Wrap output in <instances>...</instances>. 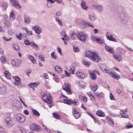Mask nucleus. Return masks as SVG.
<instances>
[{
	"label": "nucleus",
	"mask_w": 133,
	"mask_h": 133,
	"mask_svg": "<svg viewBox=\"0 0 133 133\" xmlns=\"http://www.w3.org/2000/svg\"><path fill=\"white\" fill-rule=\"evenodd\" d=\"M90 87L92 90L94 91H95L97 89L98 87L97 85H91Z\"/></svg>",
	"instance_id": "c9c22d12"
},
{
	"label": "nucleus",
	"mask_w": 133,
	"mask_h": 133,
	"mask_svg": "<svg viewBox=\"0 0 133 133\" xmlns=\"http://www.w3.org/2000/svg\"><path fill=\"white\" fill-rule=\"evenodd\" d=\"M95 9L101 12H102L103 9V6L100 5L95 6Z\"/></svg>",
	"instance_id": "f3484780"
},
{
	"label": "nucleus",
	"mask_w": 133,
	"mask_h": 133,
	"mask_svg": "<svg viewBox=\"0 0 133 133\" xmlns=\"http://www.w3.org/2000/svg\"><path fill=\"white\" fill-rule=\"evenodd\" d=\"M53 115L55 118L57 119H60L61 118L60 116L56 113H53Z\"/></svg>",
	"instance_id": "4c0bfd02"
},
{
	"label": "nucleus",
	"mask_w": 133,
	"mask_h": 133,
	"mask_svg": "<svg viewBox=\"0 0 133 133\" xmlns=\"http://www.w3.org/2000/svg\"><path fill=\"white\" fill-rule=\"evenodd\" d=\"M113 56L117 61L120 62L122 60V57L121 55L116 54H113Z\"/></svg>",
	"instance_id": "f8f14e48"
},
{
	"label": "nucleus",
	"mask_w": 133,
	"mask_h": 133,
	"mask_svg": "<svg viewBox=\"0 0 133 133\" xmlns=\"http://www.w3.org/2000/svg\"><path fill=\"white\" fill-rule=\"evenodd\" d=\"M82 63L84 65L87 67H88L90 64V63L89 62L84 61H83Z\"/></svg>",
	"instance_id": "58836bf2"
},
{
	"label": "nucleus",
	"mask_w": 133,
	"mask_h": 133,
	"mask_svg": "<svg viewBox=\"0 0 133 133\" xmlns=\"http://www.w3.org/2000/svg\"><path fill=\"white\" fill-rule=\"evenodd\" d=\"M51 55L53 59H55L57 58L56 56L55 55V53L54 52H52L51 54Z\"/></svg>",
	"instance_id": "864d4df0"
},
{
	"label": "nucleus",
	"mask_w": 133,
	"mask_h": 133,
	"mask_svg": "<svg viewBox=\"0 0 133 133\" xmlns=\"http://www.w3.org/2000/svg\"><path fill=\"white\" fill-rule=\"evenodd\" d=\"M42 100L45 102L49 104L52 103L51 96L48 93H44L42 96Z\"/></svg>",
	"instance_id": "7ed1b4c3"
},
{
	"label": "nucleus",
	"mask_w": 133,
	"mask_h": 133,
	"mask_svg": "<svg viewBox=\"0 0 133 133\" xmlns=\"http://www.w3.org/2000/svg\"><path fill=\"white\" fill-rule=\"evenodd\" d=\"M76 75L80 79H83L85 77L84 74L82 72L78 71L76 73Z\"/></svg>",
	"instance_id": "2eb2a0df"
},
{
	"label": "nucleus",
	"mask_w": 133,
	"mask_h": 133,
	"mask_svg": "<svg viewBox=\"0 0 133 133\" xmlns=\"http://www.w3.org/2000/svg\"><path fill=\"white\" fill-rule=\"evenodd\" d=\"M85 55V57L89 58L93 61L98 62L101 59L97 54L90 51H86Z\"/></svg>",
	"instance_id": "f257e3e1"
},
{
	"label": "nucleus",
	"mask_w": 133,
	"mask_h": 133,
	"mask_svg": "<svg viewBox=\"0 0 133 133\" xmlns=\"http://www.w3.org/2000/svg\"><path fill=\"white\" fill-rule=\"evenodd\" d=\"M86 22L84 21H82L81 23V25H82L83 26H82V28L84 29V27L85 26V23Z\"/></svg>",
	"instance_id": "338daca9"
},
{
	"label": "nucleus",
	"mask_w": 133,
	"mask_h": 133,
	"mask_svg": "<svg viewBox=\"0 0 133 133\" xmlns=\"http://www.w3.org/2000/svg\"><path fill=\"white\" fill-rule=\"evenodd\" d=\"M23 35L21 33H20L19 35H16V37L19 40H21L22 38Z\"/></svg>",
	"instance_id": "c03bdc74"
},
{
	"label": "nucleus",
	"mask_w": 133,
	"mask_h": 133,
	"mask_svg": "<svg viewBox=\"0 0 133 133\" xmlns=\"http://www.w3.org/2000/svg\"><path fill=\"white\" fill-rule=\"evenodd\" d=\"M19 129L22 132V133H26L25 130L23 128L20 127L19 128Z\"/></svg>",
	"instance_id": "bf43d9fd"
},
{
	"label": "nucleus",
	"mask_w": 133,
	"mask_h": 133,
	"mask_svg": "<svg viewBox=\"0 0 133 133\" xmlns=\"http://www.w3.org/2000/svg\"><path fill=\"white\" fill-rule=\"evenodd\" d=\"M13 46L15 50L18 51H20L19 47L16 44H14L13 45Z\"/></svg>",
	"instance_id": "79ce46f5"
},
{
	"label": "nucleus",
	"mask_w": 133,
	"mask_h": 133,
	"mask_svg": "<svg viewBox=\"0 0 133 133\" xmlns=\"http://www.w3.org/2000/svg\"><path fill=\"white\" fill-rule=\"evenodd\" d=\"M2 6L4 8V10H5L8 6V5L6 3H3L2 4Z\"/></svg>",
	"instance_id": "774afa93"
},
{
	"label": "nucleus",
	"mask_w": 133,
	"mask_h": 133,
	"mask_svg": "<svg viewBox=\"0 0 133 133\" xmlns=\"http://www.w3.org/2000/svg\"><path fill=\"white\" fill-rule=\"evenodd\" d=\"M10 22L7 21H5L4 23V25L5 26L7 27H9L10 25Z\"/></svg>",
	"instance_id": "603ef678"
},
{
	"label": "nucleus",
	"mask_w": 133,
	"mask_h": 133,
	"mask_svg": "<svg viewBox=\"0 0 133 133\" xmlns=\"http://www.w3.org/2000/svg\"><path fill=\"white\" fill-rule=\"evenodd\" d=\"M77 38L80 41L85 42L88 38V35L83 31H80L77 34Z\"/></svg>",
	"instance_id": "f03ea898"
},
{
	"label": "nucleus",
	"mask_w": 133,
	"mask_h": 133,
	"mask_svg": "<svg viewBox=\"0 0 133 133\" xmlns=\"http://www.w3.org/2000/svg\"><path fill=\"white\" fill-rule=\"evenodd\" d=\"M15 18V16L14 12H11L10 15V19L11 20H13Z\"/></svg>",
	"instance_id": "f704fd0d"
},
{
	"label": "nucleus",
	"mask_w": 133,
	"mask_h": 133,
	"mask_svg": "<svg viewBox=\"0 0 133 133\" xmlns=\"http://www.w3.org/2000/svg\"><path fill=\"white\" fill-rule=\"evenodd\" d=\"M109 123L110 124L112 127H113L114 125V121L112 119L110 118L109 119Z\"/></svg>",
	"instance_id": "49530a36"
},
{
	"label": "nucleus",
	"mask_w": 133,
	"mask_h": 133,
	"mask_svg": "<svg viewBox=\"0 0 133 133\" xmlns=\"http://www.w3.org/2000/svg\"><path fill=\"white\" fill-rule=\"evenodd\" d=\"M89 19L91 21L93 22L96 19V18L95 16L91 15H88Z\"/></svg>",
	"instance_id": "393cba45"
},
{
	"label": "nucleus",
	"mask_w": 133,
	"mask_h": 133,
	"mask_svg": "<svg viewBox=\"0 0 133 133\" xmlns=\"http://www.w3.org/2000/svg\"><path fill=\"white\" fill-rule=\"evenodd\" d=\"M10 2L12 4L13 6L16 8L19 9L21 8L19 3L16 0H9Z\"/></svg>",
	"instance_id": "6e6552de"
},
{
	"label": "nucleus",
	"mask_w": 133,
	"mask_h": 133,
	"mask_svg": "<svg viewBox=\"0 0 133 133\" xmlns=\"http://www.w3.org/2000/svg\"><path fill=\"white\" fill-rule=\"evenodd\" d=\"M12 105L17 110H19L21 108V105L20 102L17 100L13 101Z\"/></svg>",
	"instance_id": "423d86ee"
},
{
	"label": "nucleus",
	"mask_w": 133,
	"mask_h": 133,
	"mask_svg": "<svg viewBox=\"0 0 133 133\" xmlns=\"http://www.w3.org/2000/svg\"><path fill=\"white\" fill-rule=\"evenodd\" d=\"M24 22L25 23H29L31 21V19L29 17L25 16L24 17Z\"/></svg>",
	"instance_id": "5701e85b"
},
{
	"label": "nucleus",
	"mask_w": 133,
	"mask_h": 133,
	"mask_svg": "<svg viewBox=\"0 0 133 133\" xmlns=\"http://www.w3.org/2000/svg\"><path fill=\"white\" fill-rule=\"evenodd\" d=\"M63 89L65 90L67 94L69 95H71L72 92L70 89V85L68 83H65L63 87Z\"/></svg>",
	"instance_id": "39448f33"
},
{
	"label": "nucleus",
	"mask_w": 133,
	"mask_h": 133,
	"mask_svg": "<svg viewBox=\"0 0 133 133\" xmlns=\"http://www.w3.org/2000/svg\"><path fill=\"white\" fill-rule=\"evenodd\" d=\"M12 78L14 79L15 82H13V84L15 85H19L21 82L20 78L17 76H14L12 77Z\"/></svg>",
	"instance_id": "9d476101"
},
{
	"label": "nucleus",
	"mask_w": 133,
	"mask_h": 133,
	"mask_svg": "<svg viewBox=\"0 0 133 133\" xmlns=\"http://www.w3.org/2000/svg\"><path fill=\"white\" fill-rule=\"evenodd\" d=\"M30 128L32 130H36L38 131H41L42 129L40 127L34 124H31L30 126Z\"/></svg>",
	"instance_id": "0eeeda50"
},
{
	"label": "nucleus",
	"mask_w": 133,
	"mask_h": 133,
	"mask_svg": "<svg viewBox=\"0 0 133 133\" xmlns=\"http://www.w3.org/2000/svg\"><path fill=\"white\" fill-rule=\"evenodd\" d=\"M24 43L26 45H30V42L29 40L25 39L24 40Z\"/></svg>",
	"instance_id": "6e6d98bb"
},
{
	"label": "nucleus",
	"mask_w": 133,
	"mask_h": 133,
	"mask_svg": "<svg viewBox=\"0 0 133 133\" xmlns=\"http://www.w3.org/2000/svg\"><path fill=\"white\" fill-rule=\"evenodd\" d=\"M63 101L64 103L68 105H71L72 103V100L71 99H64Z\"/></svg>",
	"instance_id": "2f4dec72"
},
{
	"label": "nucleus",
	"mask_w": 133,
	"mask_h": 133,
	"mask_svg": "<svg viewBox=\"0 0 133 133\" xmlns=\"http://www.w3.org/2000/svg\"><path fill=\"white\" fill-rule=\"evenodd\" d=\"M81 1L82 3L81 4V5L82 8L84 10H87L88 7L86 3L84 1Z\"/></svg>",
	"instance_id": "b1692460"
},
{
	"label": "nucleus",
	"mask_w": 133,
	"mask_h": 133,
	"mask_svg": "<svg viewBox=\"0 0 133 133\" xmlns=\"http://www.w3.org/2000/svg\"><path fill=\"white\" fill-rule=\"evenodd\" d=\"M16 60H12L11 61V64L12 65L15 66L16 67Z\"/></svg>",
	"instance_id": "e2e57ef3"
},
{
	"label": "nucleus",
	"mask_w": 133,
	"mask_h": 133,
	"mask_svg": "<svg viewBox=\"0 0 133 133\" xmlns=\"http://www.w3.org/2000/svg\"><path fill=\"white\" fill-rule=\"evenodd\" d=\"M6 92V89L5 87H0V94H4Z\"/></svg>",
	"instance_id": "cd10ccee"
},
{
	"label": "nucleus",
	"mask_w": 133,
	"mask_h": 133,
	"mask_svg": "<svg viewBox=\"0 0 133 133\" xmlns=\"http://www.w3.org/2000/svg\"><path fill=\"white\" fill-rule=\"evenodd\" d=\"M28 58L31 60L32 63L34 64H36V60L32 56L29 55L28 57Z\"/></svg>",
	"instance_id": "bb28decb"
},
{
	"label": "nucleus",
	"mask_w": 133,
	"mask_h": 133,
	"mask_svg": "<svg viewBox=\"0 0 133 133\" xmlns=\"http://www.w3.org/2000/svg\"><path fill=\"white\" fill-rule=\"evenodd\" d=\"M97 41L100 44H102L104 42V40L101 38H98L97 39Z\"/></svg>",
	"instance_id": "a19ab883"
},
{
	"label": "nucleus",
	"mask_w": 133,
	"mask_h": 133,
	"mask_svg": "<svg viewBox=\"0 0 133 133\" xmlns=\"http://www.w3.org/2000/svg\"><path fill=\"white\" fill-rule=\"evenodd\" d=\"M101 68L103 71L105 72L106 73L109 75L110 72H109V69L107 68H103L102 67H101Z\"/></svg>",
	"instance_id": "473e14b6"
},
{
	"label": "nucleus",
	"mask_w": 133,
	"mask_h": 133,
	"mask_svg": "<svg viewBox=\"0 0 133 133\" xmlns=\"http://www.w3.org/2000/svg\"><path fill=\"white\" fill-rule=\"evenodd\" d=\"M5 123L8 126L12 125V121L11 119L9 117H6L4 120Z\"/></svg>",
	"instance_id": "9b49d317"
},
{
	"label": "nucleus",
	"mask_w": 133,
	"mask_h": 133,
	"mask_svg": "<svg viewBox=\"0 0 133 133\" xmlns=\"http://www.w3.org/2000/svg\"><path fill=\"white\" fill-rule=\"evenodd\" d=\"M89 26H91L93 28H94L95 27L93 25L91 24L90 23L86 22L85 23V25L84 28H88Z\"/></svg>",
	"instance_id": "c85d7f7f"
},
{
	"label": "nucleus",
	"mask_w": 133,
	"mask_h": 133,
	"mask_svg": "<svg viewBox=\"0 0 133 133\" xmlns=\"http://www.w3.org/2000/svg\"><path fill=\"white\" fill-rule=\"evenodd\" d=\"M74 105H78L79 104V102L76 101L74 100L73 101H72V103H71Z\"/></svg>",
	"instance_id": "4d7b16f0"
},
{
	"label": "nucleus",
	"mask_w": 133,
	"mask_h": 133,
	"mask_svg": "<svg viewBox=\"0 0 133 133\" xmlns=\"http://www.w3.org/2000/svg\"><path fill=\"white\" fill-rule=\"evenodd\" d=\"M64 34V35H63V36L65 38L66 40H68L69 38H68V36L65 34V33L64 32H62V34Z\"/></svg>",
	"instance_id": "052dcab7"
},
{
	"label": "nucleus",
	"mask_w": 133,
	"mask_h": 133,
	"mask_svg": "<svg viewBox=\"0 0 133 133\" xmlns=\"http://www.w3.org/2000/svg\"><path fill=\"white\" fill-rule=\"evenodd\" d=\"M56 21L58 22V24L61 26H62V21L59 20L57 18H55Z\"/></svg>",
	"instance_id": "8fccbe9b"
},
{
	"label": "nucleus",
	"mask_w": 133,
	"mask_h": 133,
	"mask_svg": "<svg viewBox=\"0 0 133 133\" xmlns=\"http://www.w3.org/2000/svg\"><path fill=\"white\" fill-rule=\"evenodd\" d=\"M39 59L41 61L43 62L45 61V59L43 56L40 55L38 57Z\"/></svg>",
	"instance_id": "a18cd8bd"
},
{
	"label": "nucleus",
	"mask_w": 133,
	"mask_h": 133,
	"mask_svg": "<svg viewBox=\"0 0 133 133\" xmlns=\"http://www.w3.org/2000/svg\"><path fill=\"white\" fill-rule=\"evenodd\" d=\"M3 39L5 41H10L11 40V39H12V38L10 37L8 39L5 36H3L2 37Z\"/></svg>",
	"instance_id": "09e8293b"
},
{
	"label": "nucleus",
	"mask_w": 133,
	"mask_h": 133,
	"mask_svg": "<svg viewBox=\"0 0 133 133\" xmlns=\"http://www.w3.org/2000/svg\"><path fill=\"white\" fill-rule=\"evenodd\" d=\"M32 29L35 31L36 33L39 34L42 31V29L39 26H35L32 27Z\"/></svg>",
	"instance_id": "1a4fd4ad"
},
{
	"label": "nucleus",
	"mask_w": 133,
	"mask_h": 133,
	"mask_svg": "<svg viewBox=\"0 0 133 133\" xmlns=\"http://www.w3.org/2000/svg\"><path fill=\"white\" fill-rule=\"evenodd\" d=\"M57 51L58 52L59 54V55L61 56L62 55V54L61 52V48L58 47H57Z\"/></svg>",
	"instance_id": "13d9d810"
},
{
	"label": "nucleus",
	"mask_w": 133,
	"mask_h": 133,
	"mask_svg": "<svg viewBox=\"0 0 133 133\" xmlns=\"http://www.w3.org/2000/svg\"><path fill=\"white\" fill-rule=\"evenodd\" d=\"M26 33L29 35H32V31H29L26 28H25Z\"/></svg>",
	"instance_id": "3c124183"
},
{
	"label": "nucleus",
	"mask_w": 133,
	"mask_h": 133,
	"mask_svg": "<svg viewBox=\"0 0 133 133\" xmlns=\"http://www.w3.org/2000/svg\"><path fill=\"white\" fill-rule=\"evenodd\" d=\"M32 111L35 116H39L40 115L39 114L36 110H33Z\"/></svg>",
	"instance_id": "de8ad7c7"
},
{
	"label": "nucleus",
	"mask_w": 133,
	"mask_h": 133,
	"mask_svg": "<svg viewBox=\"0 0 133 133\" xmlns=\"http://www.w3.org/2000/svg\"><path fill=\"white\" fill-rule=\"evenodd\" d=\"M79 98L82 100L84 103H86L87 100V97H83L81 95H79L78 96Z\"/></svg>",
	"instance_id": "aec40b11"
},
{
	"label": "nucleus",
	"mask_w": 133,
	"mask_h": 133,
	"mask_svg": "<svg viewBox=\"0 0 133 133\" xmlns=\"http://www.w3.org/2000/svg\"><path fill=\"white\" fill-rule=\"evenodd\" d=\"M16 118L17 121L20 123L24 122L25 120V116L20 114H17L16 115Z\"/></svg>",
	"instance_id": "20e7f679"
},
{
	"label": "nucleus",
	"mask_w": 133,
	"mask_h": 133,
	"mask_svg": "<svg viewBox=\"0 0 133 133\" xmlns=\"http://www.w3.org/2000/svg\"><path fill=\"white\" fill-rule=\"evenodd\" d=\"M110 98L111 100H115V99L114 98V97L113 95L111 93H110Z\"/></svg>",
	"instance_id": "0e129e2a"
},
{
	"label": "nucleus",
	"mask_w": 133,
	"mask_h": 133,
	"mask_svg": "<svg viewBox=\"0 0 133 133\" xmlns=\"http://www.w3.org/2000/svg\"><path fill=\"white\" fill-rule=\"evenodd\" d=\"M71 38L72 40H75L76 37H77V34L75 32H72L70 35Z\"/></svg>",
	"instance_id": "7c9ffc66"
},
{
	"label": "nucleus",
	"mask_w": 133,
	"mask_h": 133,
	"mask_svg": "<svg viewBox=\"0 0 133 133\" xmlns=\"http://www.w3.org/2000/svg\"><path fill=\"white\" fill-rule=\"evenodd\" d=\"M75 68L74 66L71 67L69 69V71L71 74H74Z\"/></svg>",
	"instance_id": "ea45409f"
},
{
	"label": "nucleus",
	"mask_w": 133,
	"mask_h": 133,
	"mask_svg": "<svg viewBox=\"0 0 133 133\" xmlns=\"http://www.w3.org/2000/svg\"><path fill=\"white\" fill-rule=\"evenodd\" d=\"M133 127V125H130L129 124L128 125H126L125 126V128H132Z\"/></svg>",
	"instance_id": "69168bd1"
},
{
	"label": "nucleus",
	"mask_w": 133,
	"mask_h": 133,
	"mask_svg": "<svg viewBox=\"0 0 133 133\" xmlns=\"http://www.w3.org/2000/svg\"><path fill=\"white\" fill-rule=\"evenodd\" d=\"M121 21L123 23H126L127 22V18L126 17H125L124 19H121Z\"/></svg>",
	"instance_id": "5fc2aeb1"
},
{
	"label": "nucleus",
	"mask_w": 133,
	"mask_h": 133,
	"mask_svg": "<svg viewBox=\"0 0 133 133\" xmlns=\"http://www.w3.org/2000/svg\"><path fill=\"white\" fill-rule=\"evenodd\" d=\"M73 116L75 117V118L77 119L80 116V115L79 114V112L75 108L73 109Z\"/></svg>",
	"instance_id": "4468645a"
},
{
	"label": "nucleus",
	"mask_w": 133,
	"mask_h": 133,
	"mask_svg": "<svg viewBox=\"0 0 133 133\" xmlns=\"http://www.w3.org/2000/svg\"><path fill=\"white\" fill-rule=\"evenodd\" d=\"M90 74L91 79L92 80H96V79L97 76L94 73V71H90Z\"/></svg>",
	"instance_id": "412c9836"
},
{
	"label": "nucleus",
	"mask_w": 133,
	"mask_h": 133,
	"mask_svg": "<svg viewBox=\"0 0 133 133\" xmlns=\"http://www.w3.org/2000/svg\"><path fill=\"white\" fill-rule=\"evenodd\" d=\"M109 75H110L111 77L115 79H117V80L120 78V76L116 75L115 72H110Z\"/></svg>",
	"instance_id": "dca6fc26"
},
{
	"label": "nucleus",
	"mask_w": 133,
	"mask_h": 133,
	"mask_svg": "<svg viewBox=\"0 0 133 133\" xmlns=\"http://www.w3.org/2000/svg\"><path fill=\"white\" fill-rule=\"evenodd\" d=\"M54 68L55 71L57 73H60L61 72L62 70V68L58 65L55 66L54 67Z\"/></svg>",
	"instance_id": "6ab92c4d"
},
{
	"label": "nucleus",
	"mask_w": 133,
	"mask_h": 133,
	"mask_svg": "<svg viewBox=\"0 0 133 133\" xmlns=\"http://www.w3.org/2000/svg\"><path fill=\"white\" fill-rule=\"evenodd\" d=\"M21 63V61L20 60H16V67H17L20 65Z\"/></svg>",
	"instance_id": "e433bc0d"
},
{
	"label": "nucleus",
	"mask_w": 133,
	"mask_h": 133,
	"mask_svg": "<svg viewBox=\"0 0 133 133\" xmlns=\"http://www.w3.org/2000/svg\"><path fill=\"white\" fill-rule=\"evenodd\" d=\"M106 36L107 39L112 41L116 42L117 40L115 38L113 37L109 33H107L106 34Z\"/></svg>",
	"instance_id": "ddd939ff"
},
{
	"label": "nucleus",
	"mask_w": 133,
	"mask_h": 133,
	"mask_svg": "<svg viewBox=\"0 0 133 133\" xmlns=\"http://www.w3.org/2000/svg\"><path fill=\"white\" fill-rule=\"evenodd\" d=\"M96 114L99 117H104L105 116V115L103 112L99 110H98L96 112Z\"/></svg>",
	"instance_id": "a211bd4d"
},
{
	"label": "nucleus",
	"mask_w": 133,
	"mask_h": 133,
	"mask_svg": "<svg viewBox=\"0 0 133 133\" xmlns=\"http://www.w3.org/2000/svg\"><path fill=\"white\" fill-rule=\"evenodd\" d=\"M105 49L107 51L110 53L113 54L115 53V52L112 48H110L107 45L105 46Z\"/></svg>",
	"instance_id": "4be33fe9"
},
{
	"label": "nucleus",
	"mask_w": 133,
	"mask_h": 133,
	"mask_svg": "<svg viewBox=\"0 0 133 133\" xmlns=\"http://www.w3.org/2000/svg\"><path fill=\"white\" fill-rule=\"evenodd\" d=\"M102 94V92L99 93L98 92H95V94L98 97L103 98V95H101Z\"/></svg>",
	"instance_id": "37998d69"
},
{
	"label": "nucleus",
	"mask_w": 133,
	"mask_h": 133,
	"mask_svg": "<svg viewBox=\"0 0 133 133\" xmlns=\"http://www.w3.org/2000/svg\"><path fill=\"white\" fill-rule=\"evenodd\" d=\"M0 60L1 62L3 64L7 62V61L5 58L3 56L1 57Z\"/></svg>",
	"instance_id": "72a5a7b5"
},
{
	"label": "nucleus",
	"mask_w": 133,
	"mask_h": 133,
	"mask_svg": "<svg viewBox=\"0 0 133 133\" xmlns=\"http://www.w3.org/2000/svg\"><path fill=\"white\" fill-rule=\"evenodd\" d=\"M5 76L8 79H10L11 76L9 72L7 71H5L4 73Z\"/></svg>",
	"instance_id": "a878e982"
},
{
	"label": "nucleus",
	"mask_w": 133,
	"mask_h": 133,
	"mask_svg": "<svg viewBox=\"0 0 133 133\" xmlns=\"http://www.w3.org/2000/svg\"><path fill=\"white\" fill-rule=\"evenodd\" d=\"M73 49L74 51L76 52H77L79 51V48L77 47L74 46Z\"/></svg>",
	"instance_id": "680f3d73"
},
{
	"label": "nucleus",
	"mask_w": 133,
	"mask_h": 133,
	"mask_svg": "<svg viewBox=\"0 0 133 133\" xmlns=\"http://www.w3.org/2000/svg\"><path fill=\"white\" fill-rule=\"evenodd\" d=\"M37 83L35 82L34 83H31L29 84V85L31 88H32L34 90V88L36 87L37 86Z\"/></svg>",
	"instance_id": "c756f323"
}]
</instances>
